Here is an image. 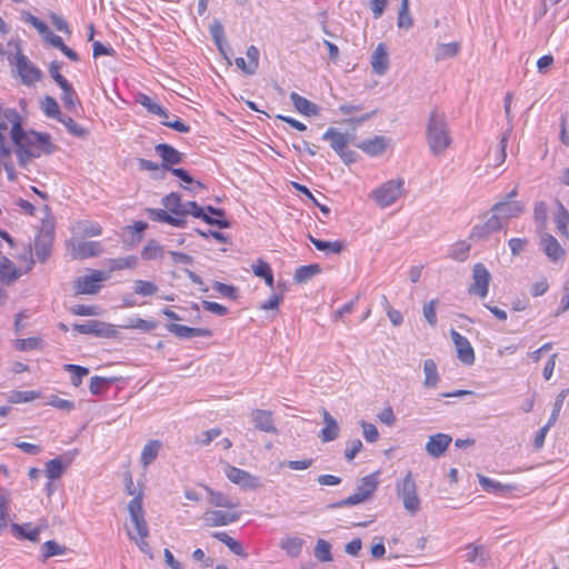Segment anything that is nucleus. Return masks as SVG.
<instances>
[{
    "label": "nucleus",
    "mask_w": 569,
    "mask_h": 569,
    "mask_svg": "<svg viewBox=\"0 0 569 569\" xmlns=\"http://www.w3.org/2000/svg\"><path fill=\"white\" fill-rule=\"evenodd\" d=\"M138 263V259L136 256H127L116 259H110L108 261L109 266V273L116 270H122V269H133L136 268Z\"/></svg>",
    "instance_id": "a19ab883"
},
{
    "label": "nucleus",
    "mask_w": 569,
    "mask_h": 569,
    "mask_svg": "<svg viewBox=\"0 0 569 569\" xmlns=\"http://www.w3.org/2000/svg\"><path fill=\"white\" fill-rule=\"evenodd\" d=\"M58 121L61 122L67 128V130L76 137H83L87 133V130L79 126L71 117L61 114Z\"/></svg>",
    "instance_id": "4d7b16f0"
},
{
    "label": "nucleus",
    "mask_w": 569,
    "mask_h": 569,
    "mask_svg": "<svg viewBox=\"0 0 569 569\" xmlns=\"http://www.w3.org/2000/svg\"><path fill=\"white\" fill-rule=\"evenodd\" d=\"M347 247V242L343 240H335V241H322V253H340Z\"/></svg>",
    "instance_id": "052dcab7"
},
{
    "label": "nucleus",
    "mask_w": 569,
    "mask_h": 569,
    "mask_svg": "<svg viewBox=\"0 0 569 569\" xmlns=\"http://www.w3.org/2000/svg\"><path fill=\"white\" fill-rule=\"evenodd\" d=\"M39 398V393L36 391H11L8 396V401L11 403H23L29 402Z\"/></svg>",
    "instance_id": "6e6d98bb"
},
{
    "label": "nucleus",
    "mask_w": 569,
    "mask_h": 569,
    "mask_svg": "<svg viewBox=\"0 0 569 569\" xmlns=\"http://www.w3.org/2000/svg\"><path fill=\"white\" fill-rule=\"evenodd\" d=\"M164 252L166 251L163 247L159 242H157L156 240H150L143 247L141 251V257L144 260H158L163 258Z\"/></svg>",
    "instance_id": "4c0bfd02"
},
{
    "label": "nucleus",
    "mask_w": 569,
    "mask_h": 569,
    "mask_svg": "<svg viewBox=\"0 0 569 569\" xmlns=\"http://www.w3.org/2000/svg\"><path fill=\"white\" fill-rule=\"evenodd\" d=\"M451 338L457 350V357L467 365L475 362V351L469 340L456 330H451Z\"/></svg>",
    "instance_id": "f3484780"
},
{
    "label": "nucleus",
    "mask_w": 569,
    "mask_h": 569,
    "mask_svg": "<svg viewBox=\"0 0 569 569\" xmlns=\"http://www.w3.org/2000/svg\"><path fill=\"white\" fill-rule=\"evenodd\" d=\"M138 102L144 107L150 113H153L161 119H168L169 114L167 110L160 106L158 102H156L152 98L146 96V94H139Z\"/></svg>",
    "instance_id": "f704fd0d"
},
{
    "label": "nucleus",
    "mask_w": 569,
    "mask_h": 569,
    "mask_svg": "<svg viewBox=\"0 0 569 569\" xmlns=\"http://www.w3.org/2000/svg\"><path fill=\"white\" fill-rule=\"evenodd\" d=\"M62 90L61 100L66 109L74 111L80 106V100L77 97L72 86L68 82L66 87H60Z\"/></svg>",
    "instance_id": "ea45409f"
},
{
    "label": "nucleus",
    "mask_w": 569,
    "mask_h": 569,
    "mask_svg": "<svg viewBox=\"0 0 569 569\" xmlns=\"http://www.w3.org/2000/svg\"><path fill=\"white\" fill-rule=\"evenodd\" d=\"M156 152L163 161V168L169 169V166L178 164L182 161V154L173 147L160 143L156 146Z\"/></svg>",
    "instance_id": "b1692460"
},
{
    "label": "nucleus",
    "mask_w": 569,
    "mask_h": 569,
    "mask_svg": "<svg viewBox=\"0 0 569 569\" xmlns=\"http://www.w3.org/2000/svg\"><path fill=\"white\" fill-rule=\"evenodd\" d=\"M223 470H224L227 478L231 482L240 486L243 489H256V488L260 487L259 478L247 472L246 470L236 468L228 463H226Z\"/></svg>",
    "instance_id": "f8f14e48"
},
{
    "label": "nucleus",
    "mask_w": 569,
    "mask_h": 569,
    "mask_svg": "<svg viewBox=\"0 0 569 569\" xmlns=\"http://www.w3.org/2000/svg\"><path fill=\"white\" fill-rule=\"evenodd\" d=\"M491 274L481 262H478L472 268V282L468 288L470 295L477 296L481 299L486 298L489 292Z\"/></svg>",
    "instance_id": "6e6552de"
},
{
    "label": "nucleus",
    "mask_w": 569,
    "mask_h": 569,
    "mask_svg": "<svg viewBox=\"0 0 569 569\" xmlns=\"http://www.w3.org/2000/svg\"><path fill=\"white\" fill-rule=\"evenodd\" d=\"M102 246L98 241H76L71 243L70 254L73 259H86L101 254Z\"/></svg>",
    "instance_id": "dca6fc26"
},
{
    "label": "nucleus",
    "mask_w": 569,
    "mask_h": 569,
    "mask_svg": "<svg viewBox=\"0 0 569 569\" xmlns=\"http://www.w3.org/2000/svg\"><path fill=\"white\" fill-rule=\"evenodd\" d=\"M382 302H383V308L386 310V313H387L390 322L393 326H400L403 321V317H402L401 312L399 310L393 309L390 306L386 296H382Z\"/></svg>",
    "instance_id": "bf43d9fd"
},
{
    "label": "nucleus",
    "mask_w": 569,
    "mask_h": 569,
    "mask_svg": "<svg viewBox=\"0 0 569 569\" xmlns=\"http://www.w3.org/2000/svg\"><path fill=\"white\" fill-rule=\"evenodd\" d=\"M389 146V139L383 136H376L372 139L361 141L357 147L365 153L377 157L382 154Z\"/></svg>",
    "instance_id": "412c9836"
},
{
    "label": "nucleus",
    "mask_w": 569,
    "mask_h": 569,
    "mask_svg": "<svg viewBox=\"0 0 569 569\" xmlns=\"http://www.w3.org/2000/svg\"><path fill=\"white\" fill-rule=\"evenodd\" d=\"M64 370L71 372V383L74 387H79L82 382V379L89 375V369L86 367L77 366V365H64Z\"/></svg>",
    "instance_id": "603ef678"
},
{
    "label": "nucleus",
    "mask_w": 569,
    "mask_h": 569,
    "mask_svg": "<svg viewBox=\"0 0 569 569\" xmlns=\"http://www.w3.org/2000/svg\"><path fill=\"white\" fill-rule=\"evenodd\" d=\"M203 525L207 527H222L239 520V510H214L208 509L202 515Z\"/></svg>",
    "instance_id": "9d476101"
},
{
    "label": "nucleus",
    "mask_w": 569,
    "mask_h": 569,
    "mask_svg": "<svg viewBox=\"0 0 569 569\" xmlns=\"http://www.w3.org/2000/svg\"><path fill=\"white\" fill-rule=\"evenodd\" d=\"M110 380L103 377L94 376L90 379L89 390L92 395H100L106 385H108Z\"/></svg>",
    "instance_id": "338daca9"
},
{
    "label": "nucleus",
    "mask_w": 569,
    "mask_h": 569,
    "mask_svg": "<svg viewBox=\"0 0 569 569\" xmlns=\"http://www.w3.org/2000/svg\"><path fill=\"white\" fill-rule=\"evenodd\" d=\"M361 427L363 437L368 442H375L378 440L379 432L373 423L362 421Z\"/></svg>",
    "instance_id": "0e129e2a"
},
{
    "label": "nucleus",
    "mask_w": 569,
    "mask_h": 569,
    "mask_svg": "<svg viewBox=\"0 0 569 569\" xmlns=\"http://www.w3.org/2000/svg\"><path fill=\"white\" fill-rule=\"evenodd\" d=\"M507 146H508V137L503 136L499 143L489 150V157L492 159V167L497 168L501 166L507 158Z\"/></svg>",
    "instance_id": "473e14b6"
},
{
    "label": "nucleus",
    "mask_w": 569,
    "mask_h": 569,
    "mask_svg": "<svg viewBox=\"0 0 569 569\" xmlns=\"http://www.w3.org/2000/svg\"><path fill=\"white\" fill-rule=\"evenodd\" d=\"M478 479H479V483L481 485L482 489L486 491H499L505 488L510 489L509 486H503L500 482L489 479L481 475L478 476Z\"/></svg>",
    "instance_id": "e2e57ef3"
},
{
    "label": "nucleus",
    "mask_w": 569,
    "mask_h": 569,
    "mask_svg": "<svg viewBox=\"0 0 569 569\" xmlns=\"http://www.w3.org/2000/svg\"><path fill=\"white\" fill-rule=\"evenodd\" d=\"M109 278V272L102 270H90L89 273L74 279V295H94L100 290L101 283L107 281Z\"/></svg>",
    "instance_id": "20e7f679"
},
{
    "label": "nucleus",
    "mask_w": 569,
    "mask_h": 569,
    "mask_svg": "<svg viewBox=\"0 0 569 569\" xmlns=\"http://www.w3.org/2000/svg\"><path fill=\"white\" fill-rule=\"evenodd\" d=\"M18 277L19 272L14 264L7 257H0V281L11 283Z\"/></svg>",
    "instance_id": "2f4dec72"
},
{
    "label": "nucleus",
    "mask_w": 569,
    "mask_h": 569,
    "mask_svg": "<svg viewBox=\"0 0 569 569\" xmlns=\"http://www.w3.org/2000/svg\"><path fill=\"white\" fill-rule=\"evenodd\" d=\"M44 526H37L34 528L31 527L30 523L27 525H13V529L18 531L22 537L30 541H38L39 535Z\"/></svg>",
    "instance_id": "09e8293b"
},
{
    "label": "nucleus",
    "mask_w": 569,
    "mask_h": 569,
    "mask_svg": "<svg viewBox=\"0 0 569 569\" xmlns=\"http://www.w3.org/2000/svg\"><path fill=\"white\" fill-rule=\"evenodd\" d=\"M71 461L72 457L66 459V461H63L62 457L49 460L46 463V476L51 480L60 478Z\"/></svg>",
    "instance_id": "bb28decb"
},
{
    "label": "nucleus",
    "mask_w": 569,
    "mask_h": 569,
    "mask_svg": "<svg viewBox=\"0 0 569 569\" xmlns=\"http://www.w3.org/2000/svg\"><path fill=\"white\" fill-rule=\"evenodd\" d=\"M68 551L67 547L59 545L54 540H49L42 545V555L44 559L53 556H62Z\"/></svg>",
    "instance_id": "864d4df0"
},
{
    "label": "nucleus",
    "mask_w": 569,
    "mask_h": 569,
    "mask_svg": "<svg viewBox=\"0 0 569 569\" xmlns=\"http://www.w3.org/2000/svg\"><path fill=\"white\" fill-rule=\"evenodd\" d=\"M460 50L458 42L442 43L438 47L436 52V60H443L449 57H455Z\"/></svg>",
    "instance_id": "5fc2aeb1"
},
{
    "label": "nucleus",
    "mask_w": 569,
    "mask_h": 569,
    "mask_svg": "<svg viewBox=\"0 0 569 569\" xmlns=\"http://www.w3.org/2000/svg\"><path fill=\"white\" fill-rule=\"evenodd\" d=\"M251 418L257 429L269 433H273L277 431L270 411L254 410L251 413Z\"/></svg>",
    "instance_id": "393cba45"
},
{
    "label": "nucleus",
    "mask_w": 569,
    "mask_h": 569,
    "mask_svg": "<svg viewBox=\"0 0 569 569\" xmlns=\"http://www.w3.org/2000/svg\"><path fill=\"white\" fill-rule=\"evenodd\" d=\"M397 493L402 499L403 507L408 512L413 515L420 509V499L417 495L416 481L410 472L397 483Z\"/></svg>",
    "instance_id": "39448f33"
},
{
    "label": "nucleus",
    "mask_w": 569,
    "mask_h": 569,
    "mask_svg": "<svg viewBox=\"0 0 569 569\" xmlns=\"http://www.w3.org/2000/svg\"><path fill=\"white\" fill-rule=\"evenodd\" d=\"M7 117L12 122L11 140L16 147L20 167L27 168L33 159L54 152L56 147L51 142L50 134L24 131L21 117L17 111H8Z\"/></svg>",
    "instance_id": "f257e3e1"
},
{
    "label": "nucleus",
    "mask_w": 569,
    "mask_h": 569,
    "mask_svg": "<svg viewBox=\"0 0 569 569\" xmlns=\"http://www.w3.org/2000/svg\"><path fill=\"white\" fill-rule=\"evenodd\" d=\"M373 73L382 76L389 69V53L385 43H379L371 54L370 60Z\"/></svg>",
    "instance_id": "a211bd4d"
},
{
    "label": "nucleus",
    "mask_w": 569,
    "mask_h": 569,
    "mask_svg": "<svg viewBox=\"0 0 569 569\" xmlns=\"http://www.w3.org/2000/svg\"><path fill=\"white\" fill-rule=\"evenodd\" d=\"M470 249H471V246L467 241H465V240L457 241L452 246V249L450 252V258L452 260L462 262L468 259Z\"/></svg>",
    "instance_id": "a18cd8bd"
},
{
    "label": "nucleus",
    "mask_w": 569,
    "mask_h": 569,
    "mask_svg": "<svg viewBox=\"0 0 569 569\" xmlns=\"http://www.w3.org/2000/svg\"><path fill=\"white\" fill-rule=\"evenodd\" d=\"M517 194L518 190L515 188L507 194L505 200L495 203L491 211L505 220L519 217L523 212L525 207L520 201L512 200Z\"/></svg>",
    "instance_id": "1a4fd4ad"
},
{
    "label": "nucleus",
    "mask_w": 569,
    "mask_h": 569,
    "mask_svg": "<svg viewBox=\"0 0 569 569\" xmlns=\"http://www.w3.org/2000/svg\"><path fill=\"white\" fill-rule=\"evenodd\" d=\"M502 228V220L498 214H492L482 223L473 226L469 238L475 241L487 240L491 234L498 232Z\"/></svg>",
    "instance_id": "9b49d317"
},
{
    "label": "nucleus",
    "mask_w": 569,
    "mask_h": 569,
    "mask_svg": "<svg viewBox=\"0 0 569 569\" xmlns=\"http://www.w3.org/2000/svg\"><path fill=\"white\" fill-rule=\"evenodd\" d=\"M378 480L376 473L361 478L355 493L341 501V506H355L368 500L377 490Z\"/></svg>",
    "instance_id": "0eeeda50"
},
{
    "label": "nucleus",
    "mask_w": 569,
    "mask_h": 569,
    "mask_svg": "<svg viewBox=\"0 0 569 569\" xmlns=\"http://www.w3.org/2000/svg\"><path fill=\"white\" fill-rule=\"evenodd\" d=\"M73 329L76 331H78L79 333H84V335L91 333V335H96L99 337H106V338L116 337L118 333V331L113 325L103 323V322H99V321H94V320L88 321L86 323H77L73 326Z\"/></svg>",
    "instance_id": "ddd939ff"
},
{
    "label": "nucleus",
    "mask_w": 569,
    "mask_h": 569,
    "mask_svg": "<svg viewBox=\"0 0 569 569\" xmlns=\"http://www.w3.org/2000/svg\"><path fill=\"white\" fill-rule=\"evenodd\" d=\"M325 427L322 428V441H331L338 437L339 426L337 421L326 411L322 412Z\"/></svg>",
    "instance_id": "c9c22d12"
},
{
    "label": "nucleus",
    "mask_w": 569,
    "mask_h": 569,
    "mask_svg": "<svg viewBox=\"0 0 569 569\" xmlns=\"http://www.w3.org/2000/svg\"><path fill=\"white\" fill-rule=\"evenodd\" d=\"M212 287L222 297H226L229 299H237V297H238V295H237L238 290L233 286L216 281Z\"/></svg>",
    "instance_id": "680f3d73"
},
{
    "label": "nucleus",
    "mask_w": 569,
    "mask_h": 569,
    "mask_svg": "<svg viewBox=\"0 0 569 569\" xmlns=\"http://www.w3.org/2000/svg\"><path fill=\"white\" fill-rule=\"evenodd\" d=\"M164 208L173 213L174 216L182 218V212L184 211V203L181 202L180 197L177 193H170L163 199Z\"/></svg>",
    "instance_id": "37998d69"
},
{
    "label": "nucleus",
    "mask_w": 569,
    "mask_h": 569,
    "mask_svg": "<svg viewBox=\"0 0 569 569\" xmlns=\"http://www.w3.org/2000/svg\"><path fill=\"white\" fill-rule=\"evenodd\" d=\"M549 290V282L546 278H541L530 287V295L535 298L545 295Z\"/></svg>",
    "instance_id": "774afa93"
},
{
    "label": "nucleus",
    "mask_w": 569,
    "mask_h": 569,
    "mask_svg": "<svg viewBox=\"0 0 569 569\" xmlns=\"http://www.w3.org/2000/svg\"><path fill=\"white\" fill-rule=\"evenodd\" d=\"M149 217L153 221L166 222L173 227H184L186 220L183 218L173 217L163 209H149Z\"/></svg>",
    "instance_id": "7c9ffc66"
},
{
    "label": "nucleus",
    "mask_w": 569,
    "mask_h": 569,
    "mask_svg": "<svg viewBox=\"0 0 569 569\" xmlns=\"http://www.w3.org/2000/svg\"><path fill=\"white\" fill-rule=\"evenodd\" d=\"M220 435H221V430L219 428H212V429L203 431L199 436H197L194 438V443L200 447L209 446Z\"/></svg>",
    "instance_id": "13d9d810"
},
{
    "label": "nucleus",
    "mask_w": 569,
    "mask_h": 569,
    "mask_svg": "<svg viewBox=\"0 0 569 569\" xmlns=\"http://www.w3.org/2000/svg\"><path fill=\"white\" fill-rule=\"evenodd\" d=\"M204 490L207 491V501L209 505L217 508H224L227 510H238L240 503L238 500L232 499L231 497L210 489L204 486Z\"/></svg>",
    "instance_id": "aec40b11"
},
{
    "label": "nucleus",
    "mask_w": 569,
    "mask_h": 569,
    "mask_svg": "<svg viewBox=\"0 0 569 569\" xmlns=\"http://www.w3.org/2000/svg\"><path fill=\"white\" fill-rule=\"evenodd\" d=\"M184 211L182 212V218L184 219V217L187 214H191L193 216L194 218H201L203 216V213L206 212L203 208H201L197 202L194 201H188L184 203V207H183Z\"/></svg>",
    "instance_id": "69168bd1"
},
{
    "label": "nucleus",
    "mask_w": 569,
    "mask_h": 569,
    "mask_svg": "<svg viewBox=\"0 0 569 569\" xmlns=\"http://www.w3.org/2000/svg\"><path fill=\"white\" fill-rule=\"evenodd\" d=\"M43 113L52 119L58 120L61 117V111L58 102L52 97H46L41 103Z\"/></svg>",
    "instance_id": "8fccbe9b"
},
{
    "label": "nucleus",
    "mask_w": 569,
    "mask_h": 569,
    "mask_svg": "<svg viewBox=\"0 0 569 569\" xmlns=\"http://www.w3.org/2000/svg\"><path fill=\"white\" fill-rule=\"evenodd\" d=\"M8 111H16L14 109L7 108L3 110L2 116L0 117V156L9 157L11 153L10 143L7 141V132L10 127V132L12 131V122L8 119Z\"/></svg>",
    "instance_id": "5701e85b"
},
{
    "label": "nucleus",
    "mask_w": 569,
    "mask_h": 569,
    "mask_svg": "<svg viewBox=\"0 0 569 569\" xmlns=\"http://www.w3.org/2000/svg\"><path fill=\"white\" fill-rule=\"evenodd\" d=\"M303 540L298 537H286L280 542V548L292 558L298 557L301 553Z\"/></svg>",
    "instance_id": "72a5a7b5"
},
{
    "label": "nucleus",
    "mask_w": 569,
    "mask_h": 569,
    "mask_svg": "<svg viewBox=\"0 0 569 569\" xmlns=\"http://www.w3.org/2000/svg\"><path fill=\"white\" fill-rule=\"evenodd\" d=\"M320 272V267L317 263L309 266L299 267L293 276V279L298 283H306Z\"/></svg>",
    "instance_id": "58836bf2"
},
{
    "label": "nucleus",
    "mask_w": 569,
    "mask_h": 569,
    "mask_svg": "<svg viewBox=\"0 0 569 569\" xmlns=\"http://www.w3.org/2000/svg\"><path fill=\"white\" fill-rule=\"evenodd\" d=\"M425 381L427 388H435L439 382V375L437 365L432 359H427L423 362Z\"/></svg>",
    "instance_id": "e433bc0d"
},
{
    "label": "nucleus",
    "mask_w": 569,
    "mask_h": 569,
    "mask_svg": "<svg viewBox=\"0 0 569 569\" xmlns=\"http://www.w3.org/2000/svg\"><path fill=\"white\" fill-rule=\"evenodd\" d=\"M128 511L130 516V522L133 529L127 528V535L130 540L134 541L138 548L146 555L151 557V547L147 539L149 537V529L144 519V511L142 508L141 495H137L128 503Z\"/></svg>",
    "instance_id": "f03ea898"
},
{
    "label": "nucleus",
    "mask_w": 569,
    "mask_h": 569,
    "mask_svg": "<svg viewBox=\"0 0 569 569\" xmlns=\"http://www.w3.org/2000/svg\"><path fill=\"white\" fill-rule=\"evenodd\" d=\"M340 112L348 117V121L360 123L366 121L371 117L373 112L363 113V109L361 106L356 104H341L339 107Z\"/></svg>",
    "instance_id": "c756f323"
},
{
    "label": "nucleus",
    "mask_w": 569,
    "mask_h": 569,
    "mask_svg": "<svg viewBox=\"0 0 569 569\" xmlns=\"http://www.w3.org/2000/svg\"><path fill=\"white\" fill-rule=\"evenodd\" d=\"M553 220L558 233L562 238L569 239V211L561 202H558L557 204V210L555 212Z\"/></svg>",
    "instance_id": "a878e982"
},
{
    "label": "nucleus",
    "mask_w": 569,
    "mask_h": 569,
    "mask_svg": "<svg viewBox=\"0 0 569 569\" xmlns=\"http://www.w3.org/2000/svg\"><path fill=\"white\" fill-rule=\"evenodd\" d=\"M17 67L22 81L27 84L33 83L40 78L39 70L24 58L18 60Z\"/></svg>",
    "instance_id": "c85d7f7f"
},
{
    "label": "nucleus",
    "mask_w": 569,
    "mask_h": 569,
    "mask_svg": "<svg viewBox=\"0 0 569 569\" xmlns=\"http://www.w3.org/2000/svg\"><path fill=\"white\" fill-rule=\"evenodd\" d=\"M413 24V19L409 12V0H401L397 26L400 29H409Z\"/></svg>",
    "instance_id": "49530a36"
},
{
    "label": "nucleus",
    "mask_w": 569,
    "mask_h": 569,
    "mask_svg": "<svg viewBox=\"0 0 569 569\" xmlns=\"http://www.w3.org/2000/svg\"><path fill=\"white\" fill-rule=\"evenodd\" d=\"M427 142L435 156H441L449 149L451 137L445 118L436 111L427 124Z\"/></svg>",
    "instance_id": "7ed1b4c3"
},
{
    "label": "nucleus",
    "mask_w": 569,
    "mask_h": 569,
    "mask_svg": "<svg viewBox=\"0 0 569 569\" xmlns=\"http://www.w3.org/2000/svg\"><path fill=\"white\" fill-rule=\"evenodd\" d=\"M158 287L156 283L146 280H136L133 282V292L139 296L149 297L157 293Z\"/></svg>",
    "instance_id": "3c124183"
},
{
    "label": "nucleus",
    "mask_w": 569,
    "mask_h": 569,
    "mask_svg": "<svg viewBox=\"0 0 569 569\" xmlns=\"http://www.w3.org/2000/svg\"><path fill=\"white\" fill-rule=\"evenodd\" d=\"M403 179L389 180L372 192L375 201L380 207H389L403 193Z\"/></svg>",
    "instance_id": "423d86ee"
},
{
    "label": "nucleus",
    "mask_w": 569,
    "mask_h": 569,
    "mask_svg": "<svg viewBox=\"0 0 569 569\" xmlns=\"http://www.w3.org/2000/svg\"><path fill=\"white\" fill-rule=\"evenodd\" d=\"M161 447L162 443L159 440H149L144 445L140 455V462L143 468H147L157 459Z\"/></svg>",
    "instance_id": "cd10ccee"
},
{
    "label": "nucleus",
    "mask_w": 569,
    "mask_h": 569,
    "mask_svg": "<svg viewBox=\"0 0 569 569\" xmlns=\"http://www.w3.org/2000/svg\"><path fill=\"white\" fill-rule=\"evenodd\" d=\"M167 330L178 338L191 339L196 337H211L212 331L206 328H191L183 325L169 323Z\"/></svg>",
    "instance_id": "6ab92c4d"
},
{
    "label": "nucleus",
    "mask_w": 569,
    "mask_h": 569,
    "mask_svg": "<svg viewBox=\"0 0 569 569\" xmlns=\"http://www.w3.org/2000/svg\"><path fill=\"white\" fill-rule=\"evenodd\" d=\"M158 323L150 320H144L138 317L129 318L124 325H122V328L128 329H138L144 332L152 331L157 328Z\"/></svg>",
    "instance_id": "c03bdc74"
},
{
    "label": "nucleus",
    "mask_w": 569,
    "mask_h": 569,
    "mask_svg": "<svg viewBox=\"0 0 569 569\" xmlns=\"http://www.w3.org/2000/svg\"><path fill=\"white\" fill-rule=\"evenodd\" d=\"M451 437L446 433L433 435L429 437V440L426 443V450L430 456L438 458L443 455L451 443Z\"/></svg>",
    "instance_id": "4be33fe9"
},
{
    "label": "nucleus",
    "mask_w": 569,
    "mask_h": 569,
    "mask_svg": "<svg viewBox=\"0 0 569 569\" xmlns=\"http://www.w3.org/2000/svg\"><path fill=\"white\" fill-rule=\"evenodd\" d=\"M540 246L545 254L552 262H562L566 258V250L558 241L556 237L550 233H546L541 237Z\"/></svg>",
    "instance_id": "2eb2a0df"
},
{
    "label": "nucleus",
    "mask_w": 569,
    "mask_h": 569,
    "mask_svg": "<svg viewBox=\"0 0 569 569\" xmlns=\"http://www.w3.org/2000/svg\"><path fill=\"white\" fill-rule=\"evenodd\" d=\"M290 99L295 106V108L303 114H316L317 113V106L309 102L306 98L299 96L296 92H292L290 94Z\"/></svg>",
    "instance_id": "79ce46f5"
},
{
    "label": "nucleus",
    "mask_w": 569,
    "mask_h": 569,
    "mask_svg": "<svg viewBox=\"0 0 569 569\" xmlns=\"http://www.w3.org/2000/svg\"><path fill=\"white\" fill-rule=\"evenodd\" d=\"M209 31L218 49L220 51H223L226 40L222 23L219 20L214 19L209 27Z\"/></svg>",
    "instance_id": "de8ad7c7"
},
{
    "label": "nucleus",
    "mask_w": 569,
    "mask_h": 569,
    "mask_svg": "<svg viewBox=\"0 0 569 569\" xmlns=\"http://www.w3.org/2000/svg\"><path fill=\"white\" fill-rule=\"evenodd\" d=\"M322 138L330 142L331 147L345 162H352L355 160V153L348 150V141L345 134L335 130H328Z\"/></svg>",
    "instance_id": "4468645a"
}]
</instances>
